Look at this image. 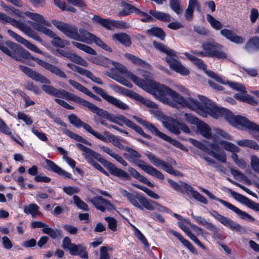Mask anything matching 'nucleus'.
<instances>
[{
	"mask_svg": "<svg viewBox=\"0 0 259 259\" xmlns=\"http://www.w3.org/2000/svg\"><path fill=\"white\" fill-rule=\"evenodd\" d=\"M152 94L162 103L172 107H176L179 104L183 107H187L203 117L210 115L214 118L224 116L232 125L240 129L248 128L259 133V125L250 122L246 117L234 116L229 110L219 108L206 97L198 95L201 101L191 97L184 98L175 91L165 85L153 82Z\"/></svg>",
	"mask_w": 259,
	"mask_h": 259,
	"instance_id": "1",
	"label": "nucleus"
},
{
	"mask_svg": "<svg viewBox=\"0 0 259 259\" xmlns=\"http://www.w3.org/2000/svg\"><path fill=\"white\" fill-rule=\"evenodd\" d=\"M0 50L16 60L22 62H24L26 59L31 58L40 66L49 70L52 73L64 79L67 78L65 73L59 67L44 60L31 56L28 51L11 41H8L6 43V46H0Z\"/></svg>",
	"mask_w": 259,
	"mask_h": 259,
	"instance_id": "2",
	"label": "nucleus"
},
{
	"mask_svg": "<svg viewBox=\"0 0 259 259\" xmlns=\"http://www.w3.org/2000/svg\"><path fill=\"white\" fill-rule=\"evenodd\" d=\"M52 23L68 38L88 44L95 42L105 50L109 52L112 51V49L102 40L83 28L78 30L74 25L56 20H53Z\"/></svg>",
	"mask_w": 259,
	"mask_h": 259,
	"instance_id": "3",
	"label": "nucleus"
},
{
	"mask_svg": "<svg viewBox=\"0 0 259 259\" xmlns=\"http://www.w3.org/2000/svg\"><path fill=\"white\" fill-rule=\"evenodd\" d=\"M153 43L156 49L167 55L165 61L169 65L170 69L183 76L188 75L190 73L189 70L177 59L178 57L176 52L155 41Z\"/></svg>",
	"mask_w": 259,
	"mask_h": 259,
	"instance_id": "4",
	"label": "nucleus"
},
{
	"mask_svg": "<svg viewBox=\"0 0 259 259\" xmlns=\"http://www.w3.org/2000/svg\"><path fill=\"white\" fill-rule=\"evenodd\" d=\"M125 150L128 153L125 154L124 157L129 162L137 165L152 177H156L159 180L164 179V176L160 171L154 167L147 165L143 160L140 159L141 155L137 151L128 147H126Z\"/></svg>",
	"mask_w": 259,
	"mask_h": 259,
	"instance_id": "5",
	"label": "nucleus"
},
{
	"mask_svg": "<svg viewBox=\"0 0 259 259\" xmlns=\"http://www.w3.org/2000/svg\"><path fill=\"white\" fill-rule=\"evenodd\" d=\"M111 64H113L115 68L120 72L125 73L126 76L130 78L135 84L138 86L143 89L144 90L152 94V90L153 89V82H156V81L151 80L149 76L147 75H144L143 76L146 81L138 78L136 75L134 74L132 72L127 71L125 67L122 64L114 61H111Z\"/></svg>",
	"mask_w": 259,
	"mask_h": 259,
	"instance_id": "6",
	"label": "nucleus"
},
{
	"mask_svg": "<svg viewBox=\"0 0 259 259\" xmlns=\"http://www.w3.org/2000/svg\"><path fill=\"white\" fill-rule=\"evenodd\" d=\"M194 63L198 67L203 69L208 76L212 78H214L218 82L224 84H228V85L231 88L236 91H240L243 93L246 92V89L242 84L235 82L229 81L227 79H225V78H223L222 77L218 75L214 72L211 70H207L206 66L205 65L202 60L196 58V60H195Z\"/></svg>",
	"mask_w": 259,
	"mask_h": 259,
	"instance_id": "7",
	"label": "nucleus"
},
{
	"mask_svg": "<svg viewBox=\"0 0 259 259\" xmlns=\"http://www.w3.org/2000/svg\"><path fill=\"white\" fill-rule=\"evenodd\" d=\"M190 142L197 148L212 156L214 158L223 163L227 161L226 154L224 151H220L219 145L215 143L210 145V149L201 142L195 139H190Z\"/></svg>",
	"mask_w": 259,
	"mask_h": 259,
	"instance_id": "8",
	"label": "nucleus"
},
{
	"mask_svg": "<svg viewBox=\"0 0 259 259\" xmlns=\"http://www.w3.org/2000/svg\"><path fill=\"white\" fill-rule=\"evenodd\" d=\"M28 23L32 26L33 29L52 37L53 39L51 43L53 46L63 48L65 46L70 45V42L68 40L63 39L57 36L51 29L43 25L44 24L36 23L30 21H28Z\"/></svg>",
	"mask_w": 259,
	"mask_h": 259,
	"instance_id": "9",
	"label": "nucleus"
},
{
	"mask_svg": "<svg viewBox=\"0 0 259 259\" xmlns=\"http://www.w3.org/2000/svg\"><path fill=\"white\" fill-rule=\"evenodd\" d=\"M202 47L208 57H215L219 59L226 58L227 55L223 49V47L214 41L204 42Z\"/></svg>",
	"mask_w": 259,
	"mask_h": 259,
	"instance_id": "10",
	"label": "nucleus"
},
{
	"mask_svg": "<svg viewBox=\"0 0 259 259\" xmlns=\"http://www.w3.org/2000/svg\"><path fill=\"white\" fill-rule=\"evenodd\" d=\"M127 199L135 206L143 209V207L141 204L146 209L152 210H153L157 204L153 201H149L144 197L143 195H125Z\"/></svg>",
	"mask_w": 259,
	"mask_h": 259,
	"instance_id": "11",
	"label": "nucleus"
},
{
	"mask_svg": "<svg viewBox=\"0 0 259 259\" xmlns=\"http://www.w3.org/2000/svg\"><path fill=\"white\" fill-rule=\"evenodd\" d=\"M94 91L109 103L121 110H128L129 106L121 100L107 94L102 88L96 86L92 87Z\"/></svg>",
	"mask_w": 259,
	"mask_h": 259,
	"instance_id": "12",
	"label": "nucleus"
},
{
	"mask_svg": "<svg viewBox=\"0 0 259 259\" xmlns=\"http://www.w3.org/2000/svg\"><path fill=\"white\" fill-rule=\"evenodd\" d=\"M94 137L104 142H109L119 149L125 150L126 147L121 144V140L119 138L110 134L107 131H104L102 134L96 132Z\"/></svg>",
	"mask_w": 259,
	"mask_h": 259,
	"instance_id": "13",
	"label": "nucleus"
},
{
	"mask_svg": "<svg viewBox=\"0 0 259 259\" xmlns=\"http://www.w3.org/2000/svg\"><path fill=\"white\" fill-rule=\"evenodd\" d=\"M60 98H65V99L77 103L83 107H87L91 111L94 104L77 96L76 95L69 93L63 89L61 90L59 95Z\"/></svg>",
	"mask_w": 259,
	"mask_h": 259,
	"instance_id": "14",
	"label": "nucleus"
},
{
	"mask_svg": "<svg viewBox=\"0 0 259 259\" xmlns=\"http://www.w3.org/2000/svg\"><path fill=\"white\" fill-rule=\"evenodd\" d=\"M210 214L221 223L227 227H229L232 230L240 232L243 230V228L239 224L218 213L216 211H211L210 212Z\"/></svg>",
	"mask_w": 259,
	"mask_h": 259,
	"instance_id": "15",
	"label": "nucleus"
},
{
	"mask_svg": "<svg viewBox=\"0 0 259 259\" xmlns=\"http://www.w3.org/2000/svg\"><path fill=\"white\" fill-rule=\"evenodd\" d=\"M208 196L211 199H216L214 195ZM217 200L219 201L224 206H226L227 208L232 210L236 214H237L241 219L250 222H253L254 221V219L250 214H249L248 213H246L245 211H243L239 209V208L233 205L231 203L222 199H217Z\"/></svg>",
	"mask_w": 259,
	"mask_h": 259,
	"instance_id": "16",
	"label": "nucleus"
},
{
	"mask_svg": "<svg viewBox=\"0 0 259 259\" xmlns=\"http://www.w3.org/2000/svg\"><path fill=\"white\" fill-rule=\"evenodd\" d=\"M19 68L26 75L32 78L33 80L46 84H50L51 83L50 79L39 73L33 70L30 68L23 65H19Z\"/></svg>",
	"mask_w": 259,
	"mask_h": 259,
	"instance_id": "17",
	"label": "nucleus"
},
{
	"mask_svg": "<svg viewBox=\"0 0 259 259\" xmlns=\"http://www.w3.org/2000/svg\"><path fill=\"white\" fill-rule=\"evenodd\" d=\"M191 216L199 225L212 232L214 236L217 237H219L220 229L219 227L209 222L208 220L205 219L203 217L194 214L193 212H191Z\"/></svg>",
	"mask_w": 259,
	"mask_h": 259,
	"instance_id": "18",
	"label": "nucleus"
},
{
	"mask_svg": "<svg viewBox=\"0 0 259 259\" xmlns=\"http://www.w3.org/2000/svg\"><path fill=\"white\" fill-rule=\"evenodd\" d=\"M67 66L72 70L77 71L81 75H84L87 77L90 78L92 81L99 85L103 84V81L100 78L96 77L90 71L81 68L79 66L75 65L72 63H67Z\"/></svg>",
	"mask_w": 259,
	"mask_h": 259,
	"instance_id": "19",
	"label": "nucleus"
},
{
	"mask_svg": "<svg viewBox=\"0 0 259 259\" xmlns=\"http://www.w3.org/2000/svg\"><path fill=\"white\" fill-rule=\"evenodd\" d=\"M167 182L173 189L178 192L181 193H191V194H199V193L195 192L191 186L183 181L177 183L168 179L167 180Z\"/></svg>",
	"mask_w": 259,
	"mask_h": 259,
	"instance_id": "20",
	"label": "nucleus"
},
{
	"mask_svg": "<svg viewBox=\"0 0 259 259\" xmlns=\"http://www.w3.org/2000/svg\"><path fill=\"white\" fill-rule=\"evenodd\" d=\"M14 12L16 15L19 17L23 18L25 16H27L33 21L36 22V23H39L41 24H44L45 25H48L49 23L42 15L38 13H34L30 12L23 13L19 10H15ZM33 22L35 23L34 22Z\"/></svg>",
	"mask_w": 259,
	"mask_h": 259,
	"instance_id": "21",
	"label": "nucleus"
},
{
	"mask_svg": "<svg viewBox=\"0 0 259 259\" xmlns=\"http://www.w3.org/2000/svg\"><path fill=\"white\" fill-rule=\"evenodd\" d=\"M76 146L80 151L83 152L82 154L89 163L93 162L95 159H98L101 162L103 160V158H99V154L82 144L77 143Z\"/></svg>",
	"mask_w": 259,
	"mask_h": 259,
	"instance_id": "22",
	"label": "nucleus"
},
{
	"mask_svg": "<svg viewBox=\"0 0 259 259\" xmlns=\"http://www.w3.org/2000/svg\"><path fill=\"white\" fill-rule=\"evenodd\" d=\"M8 34L14 38L16 41L22 44L26 47H27L28 49L32 51H33L35 53L42 54V52L41 50H40L36 46L32 44L27 40L25 39L21 36L18 35L15 32L12 30H8Z\"/></svg>",
	"mask_w": 259,
	"mask_h": 259,
	"instance_id": "23",
	"label": "nucleus"
},
{
	"mask_svg": "<svg viewBox=\"0 0 259 259\" xmlns=\"http://www.w3.org/2000/svg\"><path fill=\"white\" fill-rule=\"evenodd\" d=\"M58 52L61 56L69 59L75 63L84 67H87L88 66V62L84 59L75 53L63 50H58Z\"/></svg>",
	"mask_w": 259,
	"mask_h": 259,
	"instance_id": "24",
	"label": "nucleus"
},
{
	"mask_svg": "<svg viewBox=\"0 0 259 259\" xmlns=\"http://www.w3.org/2000/svg\"><path fill=\"white\" fill-rule=\"evenodd\" d=\"M58 52L61 56L69 59L75 63L84 67H87L88 66V62L84 59L75 53L63 50H58Z\"/></svg>",
	"mask_w": 259,
	"mask_h": 259,
	"instance_id": "25",
	"label": "nucleus"
},
{
	"mask_svg": "<svg viewBox=\"0 0 259 259\" xmlns=\"http://www.w3.org/2000/svg\"><path fill=\"white\" fill-rule=\"evenodd\" d=\"M88 201L101 211H104L106 209H110L112 207V204L102 196H96L92 199H89Z\"/></svg>",
	"mask_w": 259,
	"mask_h": 259,
	"instance_id": "26",
	"label": "nucleus"
},
{
	"mask_svg": "<svg viewBox=\"0 0 259 259\" xmlns=\"http://www.w3.org/2000/svg\"><path fill=\"white\" fill-rule=\"evenodd\" d=\"M45 161L46 163V167L48 170L52 171L65 178H72V175L70 173L64 170L53 161L48 159H45Z\"/></svg>",
	"mask_w": 259,
	"mask_h": 259,
	"instance_id": "27",
	"label": "nucleus"
},
{
	"mask_svg": "<svg viewBox=\"0 0 259 259\" xmlns=\"http://www.w3.org/2000/svg\"><path fill=\"white\" fill-rule=\"evenodd\" d=\"M91 111L100 117L106 119L114 123H119L117 122V114L114 115L109 113L108 111L99 108L95 105H94Z\"/></svg>",
	"mask_w": 259,
	"mask_h": 259,
	"instance_id": "28",
	"label": "nucleus"
},
{
	"mask_svg": "<svg viewBox=\"0 0 259 259\" xmlns=\"http://www.w3.org/2000/svg\"><path fill=\"white\" fill-rule=\"evenodd\" d=\"M68 118L69 122L74 126L77 127L81 126L83 127L85 131L94 136L96 131H95L89 124L82 122L77 117L76 115L72 114L69 115Z\"/></svg>",
	"mask_w": 259,
	"mask_h": 259,
	"instance_id": "29",
	"label": "nucleus"
},
{
	"mask_svg": "<svg viewBox=\"0 0 259 259\" xmlns=\"http://www.w3.org/2000/svg\"><path fill=\"white\" fill-rule=\"evenodd\" d=\"M220 33L226 39L235 44H241L245 41L244 38L237 35L234 31L229 29H222L220 31Z\"/></svg>",
	"mask_w": 259,
	"mask_h": 259,
	"instance_id": "30",
	"label": "nucleus"
},
{
	"mask_svg": "<svg viewBox=\"0 0 259 259\" xmlns=\"http://www.w3.org/2000/svg\"><path fill=\"white\" fill-rule=\"evenodd\" d=\"M234 199L254 210L259 211V204L249 199L244 195H233Z\"/></svg>",
	"mask_w": 259,
	"mask_h": 259,
	"instance_id": "31",
	"label": "nucleus"
},
{
	"mask_svg": "<svg viewBox=\"0 0 259 259\" xmlns=\"http://www.w3.org/2000/svg\"><path fill=\"white\" fill-rule=\"evenodd\" d=\"M120 6L122 9L118 12V16L119 17L128 16L134 12L137 14V12H138V8L124 1L121 2Z\"/></svg>",
	"mask_w": 259,
	"mask_h": 259,
	"instance_id": "32",
	"label": "nucleus"
},
{
	"mask_svg": "<svg viewBox=\"0 0 259 259\" xmlns=\"http://www.w3.org/2000/svg\"><path fill=\"white\" fill-rule=\"evenodd\" d=\"M70 254L73 255H79L82 258L88 259V253L86 250V247L83 244H73L69 251Z\"/></svg>",
	"mask_w": 259,
	"mask_h": 259,
	"instance_id": "33",
	"label": "nucleus"
},
{
	"mask_svg": "<svg viewBox=\"0 0 259 259\" xmlns=\"http://www.w3.org/2000/svg\"><path fill=\"white\" fill-rule=\"evenodd\" d=\"M108 169L109 172L114 176L125 180H128L130 178V176L126 172L117 168L113 164L110 163L108 166Z\"/></svg>",
	"mask_w": 259,
	"mask_h": 259,
	"instance_id": "34",
	"label": "nucleus"
},
{
	"mask_svg": "<svg viewBox=\"0 0 259 259\" xmlns=\"http://www.w3.org/2000/svg\"><path fill=\"white\" fill-rule=\"evenodd\" d=\"M177 119L180 121H185L190 124L197 125L200 121L198 118L194 115L185 113L184 112H181L178 114Z\"/></svg>",
	"mask_w": 259,
	"mask_h": 259,
	"instance_id": "35",
	"label": "nucleus"
},
{
	"mask_svg": "<svg viewBox=\"0 0 259 259\" xmlns=\"http://www.w3.org/2000/svg\"><path fill=\"white\" fill-rule=\"evenodd\" d=\"M196 126L198 132L203 137L207 139H210L212 138L211 134V129L206 123L200 120Z\"/></svg>",
	"mask_w": 259,
	"mask_h": 259,
	"instance_id": "36",
	"label": "nucleus"
},
{
	"mask_svg": "<svg viewBox=\"0 0 259 259\" xmlns=\"http://www.w3.org/2000/svg\"><path fill=\"white\" fill-rule=\"evenodd\" d=\"M155 135L160 138L161 139H163V140L169 142L172 145L180 148V149L184 151H187L186 148L180 142H179L177 140L172 139L170 137L160 132V131H158Z\"/></svg>",
	"mask_w": 259,
	"mask_h": 259,
	"instance_id": "37",
	"label": "nucleus"
},
{
	"mask_svg": "<svg viewBox=\"0 0 259 259\" xmlns=\"http://www.w3.org/2000/svg\"><path fill=\"white\" fill-rule=\"evenodd\" d=\"M127 170L130 175L135 179L146 184L148 186L153 187V185L144 176L141 175L137 170L132 167H128Z\"/></svg>",
	"mask_w": 259,
	"mask_h": 259,
	"instance_id": "38",
	"label": "nucleus"
},
{
	"mask_svg": "<svg viewBox=\"0 0 259 259\" xmlns=\"http://www.w3.org/2000/svg\"><path fill=\"white\" fill-rule=\"evenodd\" d=\"M93 20L95 23L100 24L108 29H114V20H113L104 19L98 15H95L93 18Z\"/></svg>",
	"mask_w": 259,
	"mask_h": 259,
	"instance_id": "39",
	"label": "nucleus"
},
{
	"mask_svg": "<svg viewBox=\"0 0 259 259\" xmlns=\"http://www.w3.org/2000/svg\"><path fill=\"white\" fill-rule=\"evenodd\" d=\"M19 29L27 35L28 36L39 41H41V39L33 31L32 28L28 24L23 22Z\"/></svg>",
	"mask_w": 259,
	"mask_h": 259,
	"instance_id": "40",
	"label": "nucleus"
},
{
	"mask_svg": "<svg viewBox=\"0 0 259 259\" xmlns=\"http://www.w3.org/2000/svg\"><path fill=\"white\" fill-rule=\"evenodd\" d=\"M178 225L187 234V235L197 245H198L203 249L205 248L204 246L201 243V242L199 240V239L192 233L189 228H188L183 223L180 222L178 223Z\"/></svg>",
	"mask_w": 259,
	"mask_h": 259,
	"instance_id": "41",
	"label": "nucleus"
},
{
	"mask_svg": "<svg viewBox=\"0 0 259 259\" xmlns=\"http://www.w3.org/2000/svg\"><path fill=\"white\" fill-rule=\"evenodd\" d=\"M112 38L114 41H117L126 47L131 44L130 37L124 33H115L113 35Z\"/></svg>",
	"mask_w": 259,
	"mask_h": 259,
	"instance_id": "42",
	"label": "nucleus"
},
{
	"mask_svg": "<svg viewBox=\"0 0 259 259\" xmlns=\"http://www.w3.org/2000/svg\"><path fill=\"white\" fill-rule=\"evenodd\" d=\"M163 125L170 132L175 134L179 135L180 133L179 123H176L174 121L168 120L162 122Z\"/></svg>",
	"mask_w": 259,
	"mask_h": 259,
	"instance_id": "43",
	"label": "nucleus"
},
{
	"mask_svg": "<svg viewBox=\"0 0 259 259\" xmlns=\"http://www.w3.org/2000/svg\"><path fill=\"white\" fill-rule=\"evenodd\" d=\"M230 171L231 175L237 181L243 182L248 185H251V182L247 177H246L243 173L237 169H234L232 167L230 168Z\"/></svg>",
	"mask_w": 259,
	"mask_h": 259,
	"instance_id": "44",
	"label": "nucleus"
},
{
	"mask_svg": "<svg viewBox=\"0 0 259 259\" xmlns=\"http://www.w3.org/2000/svg\"><path fill=\"white\" fill-rule=\"evenodd\" d=\"M0 21L3 23H10L19 29L23 22L10 18L3 13H0Z\"/></svg>",
	"mask_w": 259,
	"mask_h": 259,
	"instance_id": "45",
	"label": "nucleus"
},
{
	"mask_svg": "<svg viewBox=\"0 0 259 259\" xmlns=\"http://www.w3.org/2000/svg\"><path fill=\"white\" fill-rule=\"evenodd\" d=\"M133 118L135 119L141 124L143 125L145 128L149 130L152 134L156 135L158 130L151 123L148 122L143 119L136 116H133Z\"/></svg>",
	"mask_w": 259,
	"mask_h": 259,
	"instance_id": "46",
	"label": "nucleus"
},
{
	"mask_svg": "<svg viewBox=\"0 0 259 259\" xmlns=\"http://www.w3.org/2000/svg\"><path fill=\"white\" fill-rule=\"evenodd\" d=\"M72 45L76 47L77 49L84 51L86 53L92 55H96V52L91 47L85 45L83 44L80 43L77 41H73L71 42Z\"/></svg>",
	"mask_w": 259,
	"mask_h": 259,
	"instance_id": "47",
	"label": "nucleus"
},
{
	"mask_svg": "<svg viewBox=\"0 0 259 259\" xmlns=\"http://www.w3.org/2000/svg\"><path fill=\"white\" fill-rule=\"evenodd\" d=\"M149 13L156 19L164 22H169L171 20V17L167 13L152 10L149 11Z\"/></svg>",
	"mask_w": 259,
	"mask_h": 259,
	"instance_id": "48",
	"label": "nucleus"
},
{
	"mask_svg": "<svg viewBox=\"0 0 259 259\" xmlns=\"http://www.w3.org/2000/svg\"><path fill=\"white\" fill-rule=\"evenodd\" d=\"M41 89L46 93L50 95L58 98L59 97L61 90L57 89L52 85L46 84L42 85L41 86Z\"/></svg>",
	"mask_w": 259,
	"mask_h": 259,
	"instance_id": "49",
	"label": "nucleus"
},
{
	"mask_svg": "<svg viewBox=\"0 0 259 259\" xmlns=\"http://www.w3.org/2000/svg\"><path fill=\"white\" fill-rule=\"evenodd\" d=\"M219 144L226 150L231 152H238L239 148L235 145L224 140L220 141Z\"/></svg>",
	"mask_w": 259,
	"mask_h": 259,
	"instance_id": "50",
	"label": "nucleus"
},
{
	"mask_svg": "<svg viewBox=\"0 0 259 259\" xmlns=\"http://www.w3.org/2000/svg\"><path fill=\"white\" fill-rule=\"evenodd\" d=\"M245 48L249 50H259V37L254 36L251 38L246 44Z\"/></svg>",
	"mask_w": 259,
	"mask_h": 259,
	"instance_id": "51",
	"label": "nucleus"
},
{
	"mask_svg": "<svg viewBox=\"0 0 259 259\" xmlns=\"http://www.w3.org/2000/svg\"><path fill=\"white\" fill-rule=\"evenodd\" d=\"M237 144L242 147H248L249 148L255 149V150H258L259 149V146L257 145V144L252 141L250 140H239L237 142Z\"/></svg>",
	"mask_w": 259,
	"mask_h": 259,
	"instance_id": "52",
	"label": "nucleus"
},
{
	"mask_svg": "<svg viewBox=\"0 0 259 259\" xmlns=\"http://www.w3.org/2000/svg\"><path fill=\"white\" fill-rule=\"evenodd\" d=\"M126 58L131 60L133 63L142 66H148L150 65L146 63L145 61L131 54H126L125 55Z\"/></svg>",
	"mask_w": 259,
	"mask_h": 259,
	"instance_id": "53",
	"label": "nucleus"
},
{
	"mask_svg": "<svg viewBox=\"0 0 259 259\" xmlns=\"http://www.w3.org/2000/svg\"><path fill=\"white\" fill-rule=\"evenodd\" d=\"M149 35L156 36L161 40H163L165 36V34L162 29L158 27H153L147 30Z\"/></svg>",
	"mask_w": 259,
	"mask_h": 259,
	"instance_id": "54",
	"label": "nucleus"
},
{
	"mask_svg": "<svg viewBox=\"0 0 259 259\" xmlns=\"http://www.w3.org/2000/svg\"><path fill=\"white\" fill-rule=\"evenodd\" d=\"M93 63L105 67H108L111 64V61L104 57L95 58L90 60Z\"/></svg>",
	"mask_w": 259,
	"mask_h": 259,
	"instance_id": "55",
	"label": "nucleus"
},
{
	"mask_svg": "<svg viewBox=\"0 0 259 259\" xmlns=\"http://www.w3.org/2000/svg\"><path fill=\"white\" fill-rule=\"evenodd\" d=\"M42 231L44 233L48 234L53 239L56 238L58 236H61V231L60 230L56 229L54 230L50 227H49L47 225L46 228H43L42 229Z\"/></svg>",
	"mask_w": 259,
	"mask_h": 259,
	"instance_id": "56",
	"label": "nucleus"
},
{
	"mask_svg": "<svg viewBox=\"0 0 259 259\" xmlns=\"http://www.w3.org/2000/svg\"><path fill=\"white\" fill-rule=\"evenodd\" d=\"M135 99L140 102L141 103H142L147 107L153 109L157 108V105L155 103L149 100L148 99L144 98V97L139 95V94H137V96H136Z\"/></svg>",
	"mask_w": 259,
	"mask_h": 259,
	"instance_id": "57",
	"label": "nucleus"
},
{
	"mask_svg": "<svg viewBox=\"0 0 259 259\" xmlns=\"http://www.w3.org/2000/svg\"><path fill=\"white\" fill-rule=\"evenodd\" d=\"M206 19L213 28L216 30H220L223 27V25L221 23L210 14L206 15Z\"/></svg>",
	"mask_w": 259,
	"mask_h": 259,
	"instance_id": "58",
	"label": "nucleus"
},
{
	"mask_svg": "<svg viewBox=\"0 0 259 259\" xmlns=\"http://www.w3.org/2000/svg\"><path fill=\"white\" fill-rule=\"evenodd\" d=\"M65 134L67 136H68L69 137H70L71 138H72L78 142H81L84 144H86V145H91V143L90 142L88 141L87 140H86L85 139L83 138L82 137H81L78 135H76L75 133H73L70 130H66Z\"/></svg>",
	"mask_w": 259,
	"mask_h": 259,
	"instance_id": "59",
	"label": "nucleus"
},
{
	"mask_svg": "<svg viewBox=\"0 0 259 259\" xmlns=\"http://www.w3.org/2000/svg\"><path fill=\"white\" fill-rule=\"evenodd\" d=\"M146 156L151 162L157 167H161L162 164H164V161L150 152L146 154Z\"/></svg>",
	"mask_w": 259,
	"mask_h": 259,
	"instance_id": "60",
	"label": "nucleus"
},
{
	"mask_svg": "<svg viewBox=\"0 0 259 259\" xmlns=\"http://www.w3.org/2000/svg\"><path fill=\"white\" fill-rule=\"evenodd\" d=\"M39 207L34 204H31L29 206L24 207V211L25 213L31 214L33 218H35L36 215L38 213Z\"/></svg>",
	"mask_w": 259,
	"mask_h": 259,
	"instance_id": "61",
	"label": "nucleus"
},
{
	"mask_svg": "<svg viewBox=\"0 0 259 259\" xmlns=\"http://www.w3.org/2000/svg\"><path fill=\"white\" fill-rule=\"evenodd\" d=\"M181 0H169V6L171 9L177 14L183 13V9L180 7Z\"/></svg>",
	"mask_w": 259,
	"mask_h": 259,
	"instance_id": "62",
	"label": "nucleus"
},
{
	"mask_svg": "<svg viewBox=\"0 0 259 259\" xmlns=\"http://www.w3.org/2000/svg\"><path fill=\"white\" fill-rule=\"evenodd\" d=\"M132 227L134 230V235L145 246H148V242L146 240L145 237L141 233V232L135 226L132 225Z\"/></svg>",
	"mask_w": 259,
	"mask_h": 259,
	"instance_id": "63",
	"label": "nucleus"
},
{
	"mask_svg": "<svg viewBox=\"0 0 259 259\" xmlns=\"http://www.w3.org/2000/svg\"><path fill=\"white\" fill-rule=\"evenodd\" d=\"M17 119L23 120L26 124L30 125L33 123L32 119L26 114L22 112L17 113Z\"/></svg>",
	"mask_w": 259,
	"mask_h": 259,
	"instance_id": "64",
	"label": "nucleus"
}]
</instances>
